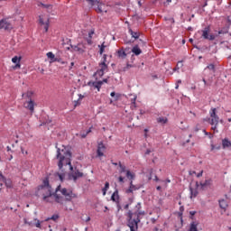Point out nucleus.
<instances>
[{
    "instance_id": "38",
    "label": "nucleus",
    "mask_w": 231,
    "mask_h": 231,
    "mask_svg": "<svg viewBox=\"0 0 231 231\" xmlns=\"http://www.w3.org/2000/svg\"><path fill=\"white\" fill-rule=\"evenodd\" d=\"M22 154H24L25 156L28 155V151L24 150V148H21Z\"/></svg>"
},
{
    "instance_id": "21",
    "label": "nucleus",
    "mask_w": 231,
    "mask_h": 231,
    "mask_svg": "<svg viewBox=\"0 0 231 231\" xmlns=\"http://www.w3.org/2000/svg\"><path fill=\"white\" fill-rule=\"evenodd\" d=\"M5 185L6 189H14V182L10 179H5Z\"/></svg>"
},
{
    "instance_id": "59",
    "label": "nucleus",
    "mask_w": 231,
    "mask_h": 231,
    "mask_svg": "<svg viewBox=\"0 0 231 231\" xmlns=\"http://www.w3.org/2000/svg\"><path fill=\"white\" fill-rule=\"evenodd\" d=\"M189 42H192V39H189Z\"/></svg>"
},
{
    "instance_id": "29",
    "label": "nucleus",
    "mask_w": 231,
    "mask_h": 231,
    "mask_svg": "<svg viewBox=\"0 0 231 231\" xmlns=\"http://www.w3.org/2000/svg\"><path fill=\"white\" fill-rule=\"evenodd\" d=\"M93 35H95V31H90L89 32H88V44H91L92 43V42H91V39H93Z\"/></svg>"
},
{
    "instance_id": "17",
    "label": "nucleus",
    "mask_w": 231,
    "mask_h": 231,
    "mask_svg": "<svg viewBox=\"0 0 231 231\" xmlns=\"http://www.w3.org/2000/svg\"><path fill=\"white\" fill-rule=\"evenodd\" d=\"M112 201L118 203L120 201V196L118 195V190H116L111 196Z\"/></svg>"
},
{
    "instance_id": "50",
    "label": "nucleus",
    "mask_w": 231,
    "mask_h": 231,
    "mask_svg": "<svg viewBox=\"0 0 231 231\" xmlns=\"http://www.w3.org/2000/svg\"><path fill=\"white\" fill-rule=\"evenodd\" d=\"M151 151L147 150L146 154H150Z\"/></svg>"
},
{
    "instance_id": "45",
    "label": "nucleus",
    "mask_w": 231,
    "mask_h": 231,
    "mask_svg": "<svg viewBox=\"0 0 231 231\" xmlns=\"http://www.w3.org/2000/svg\"><path fill=\"white\" fill-rule=\"evenodd\" d=\"M102 82H103V84H104V82H105V84H107V79H103Z\"/></svg>"
},
{
    "instance_id": "28",
    "label": "nucleus",
    "mask_w": 231,
    "mask_h": 231,
    "mask_svg": "<svg viewBox=\"0 0 231 231\" xmlns=\"http://www.w3.org/2000/svg\"><path fill=\"white\" fill-rule=\"evenodd\" d=\"M217 109L216 108H211L209 111V116L210 118H214V117H218L217 114H216Z\"/></svg>"
},
{
    "instance_id": "47",
    "label": "nucleus",
    "mask_w": 231,
    "mask_h": 231,
    "mask_svg": "<svg viewBox=\"0 0 231 231\" xmlns=\"http://www.w3.org/2000/svg\"><path fill=\"white\" fill-rule=\"evenodd\" d=\"M84 98V96L79 95V100H82Z\"/></svg>"
},
{
    "instance_id": "11",
    "label": "nucleus",
    "mask_w": 231,
    "mask_h": 231,
    "mask_svg": "<svg viewBox=\"0 0 231 231\" xmlns=\"http://www.w3.org/2000/svg\"><path fill=\"white\" fill-rule=\"evenodd\" d=\"M25 109H29L31 113H33L35 107V102L32 99H28L23 104Z\"/></svg>"
},
{
    "instance_id": "63",
    "label": "nucleus",
    "mask_w": 231,
    "mask_h": 231,
    "mask_svg": "<svg viewBox=\"0 0 231 231\" xmlns=\"http://www.w3.org/2000/svg\"><path fill=\"white\" fill-rule=\"evenodd\" d=\"M203 81L206 83L207 81H205V79H203Z\"/></svg>"
},
{
    "instance_id": "18",
    "label": "nucleus",
    "mask_w": 231,
    "mask_h": 231,
    "mask_svg": "<svg viewBox=\"0 0 231 231\" xmlns=\"http://www.w3.org/2000/svg\"><path fill=\"white\" fill-rule=\"evenodd\" d=\"M189 190H190V199H194V198L198 197V188L190 187Z\"/></svg>"
},
{
    "instance_id": "4",
    "label": "nucleus",
    "mask_w": 231,
    "mask_h": 231,
    "mask_svg": "<svg viewBox=\"0 0 231 231\" xmlns=\"http://www.w3.org/2000/svg\"><path fill=\"white\" fill-rule=\"evenodd\" d=\"M120 167V174H125L127 180H130V186L129 189H126V194H131L133 192H134V190H138V187L134 186V184H133V180H134V178H136V174L134 173V171H131L130 170H127L125 168V166L122 165V163L119 164Z\"/></svg>"
},
{
    "instance_id": "36",
    "label": "nucleus",
    "mask_w": 231,
    "mask_h": 231,
    "mask_svg": "<svg viewBox=\"0 0 231 231\" xmlns=\"http://www.w3.org/2000/svg\"><path fill=\"white\" fill-rule=\"evenodd\" d=\"M35 221H36V224H35L36 228H41V221H39L38 219H35Z\"/></svg>"
},
{
    "instance_id": "31",
    "label": "nucleus",
    "mask_w": 231,
    "mask_h": 231,
    "mask_svg": "<svg viewBox=\"0 0 231 231\" xmlns=\"http://www.w3.org/2000/svg\"><path fill=\"white\" fill-rule=\"evenodd\" d=\"M132 37H134V39H138V37H140V32H133V30H129Z\"/></svg>"
},
{
    "instance_id": "16",
    "label": "nucleus",
    "mask_w": 231,
    "mask_h": 231,
    "mask_svg": "<svg viewBox=\"0 0 231 231\" xmlns=\"http://www.w3.org/2000/svg\"><path fill=\"white\" fill-rule=\"evenodd\" d=\"M47 57L50 59L51 64L53 62H59V59L55 58V54H53V52H48Z\"/></svg>"
},
{
    "instance_id": "6",
    "label": "nucleus",
    "mask_w": 231,
    "mask_h": 231,
    "mask_svg": "<svg viewBox=\"0 0 231 231\" xmlns=\"http://www.w3.org/2000/svg\"><path fill=\"white\" fill-rule=\"evenodd\" d=\"M198 35H201L202 38L208 41H214V39H216V35L210 33V27H206L201 31H199L196 33V37H198Z\"/></svg>"
},
{
    "instance_id": "39",
    "label": "nucleus",
    "mask_w": 231,
    "mask_h": 231,
    "mask_svg": "<svg viewBox=\"0 0 231 231\" xmlns=\"http://www.w3.org/2000/svg\"><path fill=\"white\" fill-rule=\"evenodd\" d=\"M207 69H214V65L210 64L209 66H208L205 70L207 71Z\"/></svg>"
},
{
    "instance_id": "14",
    "label": "nucleus",
    "mask_w": 231,
    "mask_h": 231,
    "mask_svg": "<svg viewBox=\"0 0 231 231\" xmlns=\"http://www.w3.org/2000/svg\"><path fill=\"white\" fill-rule=\"evenodd\" d=\"M104 152H106V145L100 143L97 146V156L101 158V156H104Z\"/></svg>"
},
{
    "instance_id": "41",
    "label": "nucleus",
    "mask_w": 231,
    "mask_h": 231,
    "mask_svg": "<svg viewBox=\"0 0 231 231\" xmlns=\"http://www.w3.org/2000/svg\"><path fill=\"white\" fill-rule=\"evenodd\" d=\"M135 103H136V96H134V98L132 99V104H134V106Z\"/></svg>"
},
{
    "instance_id": "43",
    "label": "nucleus",
    "mask_w": 231,
    "mask_h": 231,
    "mask_svg": "<svg viewBox=\"0 0 231 231\" xmlns=\"http://www.w3.org/2000/svg\"><path fill=\"white\" fill-rule=\"evenodd\" d=\"M136 208H138V210H140L142 208V205L140 203L137 204Z\"/></svg>"
},
{
    "instance_id": "1",
    "label": "nucleus",
    "mask_w": 231,
    "mask_h": 231,
    "mask_svg": "<svg viewBox=\"0 0 231 231\" xmlns=\"http://www.w3.org/2000/svg\"><path fill=\"white\" fill-rule=\"evenodd\" d=\"M57 152V160H59L58 167L60 171H62V167H68V165L71 171L69 174V180L77 181L79 178L84 176V173L80 172L77 168L73 169V166H71V152L69 151V147L63 146L62 149L58 148Z\"/></svg>"
},
{
    "instance_id": "30",
    "label": "nucleus",
    "mask_w": 231,
    "mask_h": 231,
    "mask_svg": "<svg viewBox=\"0 0 231 231\" xmlns=\"http://www.w3.org/2000/svg\"><path fill=\"white\" fill-rule=\"evenodd\" d=\"M212 183L211 180H206L205 182H201L200 185L201 187H208Z\"/></svg>"
},
{
    "instance_id": "62",
    "label": "nucleus",
    "mask_w": 231,
    "mask_h": 231,
    "mask_svg": "<svg viewBox=\"0 0 231 231\" xmlns=\"http://www.w3.org/2000/svg\"><path fill=\"white\" fill-rule=\"evenodd\" d=\"M168 3H171V0H168Z\"/></svg>"
},
{
    "instance_id": "53",
    "label": "nucleus",
    "mask_w": 231,
    "mask_h": 231,
    "mask_svg": "<svg viewBox=\"0 0 231 231\" xmlns=\"http://www.w3.org/2000/svg\"><path fill=\"white\" fill-rule=\"evenodd\" d=\"M7 151H11V148H10V146H7Z\"/></svg>"
},
{
    "instance_id": "22",
    "label": "nucleus",
    "mask_w": 231,
    "mask_h": 231,
    "mask_svg": "<svg viewBox=\"0 0 231 231\" xmlns=\"http://www.w3.org/2000/svg\"><path fill=\"white\" fill-rule=\"evenodd\" d=\"M132 52H134L135 55H140L142 53V49H140L138 45H135L133 47Z\"/></svg>"
},
{
    "instance_id": "46",
    "label": "nucleus",
    "mask_w": 231,
    "mask_h": 231,
    "mask_svg": "<svg viewBox=\"0 0 231 231\" xmlns=\"http://www.w3.org/2000/svg\"><path fill=\"white\" fill-rule=\"evenodd\" d=\"M144 132H145V137H147V133L149 132V130L144 129Z\"/></svg>"
},
{
    "instance_id": "48",
    "label": "nucleus",
    "mask_w": 231,
    "mask_h": 231,
    "mask_svg": "<svg viewBox=\"0 0 231 231\" xmlns=\"http://www.w3.org/2000/svg\"><path fill=\"white\" fill-rule=\"evenodd\" d=\"M115 95H116L115 92H111L110 94L111 97H115Z\"/></svg>"
},
{
    "instance_id": "10",
    "label": "nucleus",
    "mask_w": 231,
    "mask_h": 231,
    "mask_svg": "<svg viewBox=\"0 0 231 231\" xmlns=\"http://www.w3.org/2000/svg\"><path fill=\"white\" fill-rule=\"evenodd\" d=\"M99 70L107 73V55L104 54L103 61L99 63Z\"/></svg>"
},
{
    "instance_id": "32",
    "label": "nucleus",
    "mask_w": 231,
    "mask_h": 231,
    "mask_svg": "<svg viewBox=\"0 0 231 231\" xmlns=\"http://www.w3.org/2000/svg\"><path fill=\"white\" fill-rule=\"evenodd\" d=\"M158 124H165L167 122V117H159L157 118Z\"/></svg>"
},
{
    "instance_id": "3",
    "label": "nucleus",
    "mask_w": 231,
    "mask_h": 231,
    "mask_svg": "<svg viewBox=\"0 0 231 231\" xmlns=\"http://www.w3.org/2000/svg\"><path fill=\"white\" fill-rule=\"evenodd\" d=\"M127 216V226L130 231H138V223L140 222V216H145V211H136L133 213L128 211Z\"/></svg>"
},
{
    "instance_id": "25",
    "label": "nucleus",
    "mask_w": 231,
    "mask_h": 231,
    "mask_svg": "<svg viewBox=\"0 0 231 231\" xmlns=\"http://www.w3.org/2000/svg\"><path fill=\"white\" fill-rule=\"evenodd\" d=\"M103 81H97L93 83V87L97 89V91H100V88H102Z\"/></svg>"
},
{
    "instance_id": "34",
    "label": "nucleus",
    "mask_w": 231,
    "mask_h": 231,
    "mask_svg": "<svg viewBox=\"0 0 231 231\" xmlns=\"http://www.w3.org/2000/svg\"><path fill=\"white\" fill-rule=\"evenodd\" d=\"M50 219H52V221H57L59 219V215H53L51 218H47L45 221H50Z\"/></svg>"
},
{
    "instance_id": "56",
    "label": "nucleus",
    "mask_w": 231,
    "mask_h": 231,
    "mask_svg": "<svg viewBox=\"0 0 231 231\" xmlns=\"http://www.w3.org/2000/svg\"><path fill=\"white\" fill-rule=\"evenodd\" d=\"M70 64H71V66H75V63H74V62H71Z\"/></svg>"
},
{
    "instance_id": "42",
    "label": "nucleus",
    "mask_w": 231,
    "mask_h": 231,
    "mask_svg": "<svg viewBox=\"0 0 231 231\" xmlns=\"http://www.w3.org/2000/svg\"><path fill=\"white\" fill-rule=\"evenodd\" d=\"M203 176V171L197 174V178H201Z\"/></svg>"
},
{
    "instance_id": "7",
    "label": "nucleus",
    "mask_w": 231,
    "mask_h": 231,
    "mask_svg": "<svg viewBox=\"0 0 231 231\" xmlns=\"http://www.w3.org/2000/svg\"><path fill=\"white\" fill-rule=\"evenodd\" d=\"M62 196L67 199V201H71L74 198H77V194L73 193L71 189H62L60 190Z\"/></svg>"
},
{
    "instance_id": "8",
    "label": "nucleus",
    "mask_w": 231,
    "mask_h": 231,
    "mask_svg": "<svg viewBox=\"0 0 231 231\" xmlns=\"http://www.w3.org/2000/svg\"><path fill=\"white\" fill-rule=\"evenodd\" d=\"M39 23L41 26H43L44 32H48V29L50 28V19L48 16L41 15L39 18Z\"/></svg>"
},
{
    "instance_id": "12",
    "label": "nucleus",
    "mask_w": 231,
    "mask_h": 231,
    "mask_svg": "<svg viewBox=\"0 0 231 231\" xmlns=\"http://www.w3.org/2000/svg\"><path fill=\"white\" fill-rule=\"evenodd\" d=\"M23 58L21 56H14L13 59H12V62L14 64H15L13 68L14 69H21V60Z\"/></svg>"
},
{
    "instance_id": "52",
    "label": "nucleus",
    "mask_w": 231,
    "mask_h": 231,
    "mask_svg": "<svg viewBox=\"0 0 231 231\" xmlns=\"http://www.w3.org/2000/svg\"><path fill=\"white\" fill-rule=\"evenodd\" d=\"M138 5H139V6H142V2L139 1V2H138Z\"/></svg>"
},
{
    "instance_id": "60",
    "label": "nucleus",
    "mask_w": 231,
    "mask_h": 231,
    "mask_svg": "<svg viewBox=\"0 0 231 231\" xmlns=\"http://www.w3.org/2000/svg\"><path fill=\"white\" fill-rule=\"evenodd\" d=\"M228 122H231V118L228 119Z\"/></svg>"
},
{
    "instance_id": "27",
    "label": "nucleus",
    "mask_w": 231,
    "mask_h": 231,
    "mask_svg": "<svg viewBox=\"0 0 231 231\" xmlns=\"http://www.w3.org/2000/svg\"><path fill=\"white\" fill-rule=\"evenodd\" d=\"M107 190H109V182H106L105 187L102 189L103 196L107 194Z\"/></svg>"
},
{
    "instance_id": "54",
    "label": "nucleus",
    "mask_w": 231,
    "mask_h": 231,
    "mask_svg": "<svg viewBox=\"0 0 231 231\" xmlns=\"http://www.w3.org/2000/svg\"><path fill=\"white\" fill-rule=\"evenodd\" d=\"M180 65L181 66V62H179V63L177 64V68H178V66H180Z\"/></svg>"
},
{
    "instance_id": "2",
    "label": "nucleus",
    "mask_w": 231,
    "mask_h": 231,
    "mask_svg": "<svg viewBox=\"0 0 231 231\" xmlns=\"http://www.w3.org/2000/svg\"><path fill=\"white\" fill-rule=\"evenodd\" d=\"M59 191H60V185L56 189V194H51V187H50V180L45 179L43 180V185L38 188V196H43V201L46 203H53L55 200L57 203H62L63 198L58 195Z\"/></svg>"
},
{
    "instance_id": "20",
    "label": "nucleus",
    "mask_w": 231,
    "mask_h": 231,
    "mask_svg": "<svg viewBox=\"0 0 231 231\" xmlns=\"http://www.w3.org/2000/svg\"><path fill=\"white\" fill-rule=\"evenodd\" d=\"M117 57H119L120 59H125V57H127V53H125V51H124V49H120L119 51H117Z\"/></svg>"
},
{
    "instance_id": "37",
    "label": "nucleus",
    "mask_w": 231,
    "mask_h": 231,
    "mask_svg": "<svg viewBox=\"0 0 231 231\" xmlns=\"http://www.w3.org/2000/svg\"><path fill=\"white\" fill-rule=\"evenodd\" d=\"M58 176H59V179L60 180V181H64V173H59L58 174Z\"/></svg>"
},
{
    "instance_id": "49",
    "label": "nucleus",
    "mask_w": 231,
    "mask_h": 231,
    "mask_svg": "<svg viewBox=\"0 0 231 231\" xmlns=\"http://www.w3.org/2000/svg\"><path fill=\"white\" fill-rule=\"evenodd\" d=\"M157 190H162V187H161V186H158V187H157Z\"/></svg>"
},
{
    "instance_id": "9",
    "label": "nucleus",
    "mask_w": 231,
    "mask_h": 231,
    "mask_svg": "<svg viewBox=\"0 0 231 231\" xmlns=\"http://www.w3.org/2000/svg\"><path fill=\"white\" fill-rule=\"evenodd\" d=\"M14 25L8 19H3L0 21V30H12Z\"/></svg>"
},
{
    "instance_id": "44",
    "label": "nucleus",
    "mask_w": 231,
    "mask_h": 231,
    "mask_svg": "<svg viewBox=\"0 0 231 231\" xmlns=\"http://www.w3.org/2000/svg\"><path fill=\"white\" fill-rule=\"evenodd\" d=\"M189 214H190V216H195L196 212L195 211H190Z\"/></svg>"
},
{
    "instance_id": "55",
    "label": "nucleus",
    "mask_w": 231,
    "mask_h": 231,
    "mask_svg": "<svg viewBox=\"0 0 231 231\" xmlns=\"http://www.w3.org/2000/svg\"><path fill=\"white\" fill-rule=\"evenodd\" d=\"M166 181H167V183H171V180H167Z\"/></svg>"
},
{
    "instance_id": "23",
    "label": "nucleus",
    "mask_w": 231,
    "mask_h": 231,
    "mask_svg": "<svg viewBox=\"0 0 231 231\" xmlns=\"http://www.w3.org/2000/svg\"><path fill=\"white\" fill-rule=\"evenodd\" d=\"M219 207L220 208H223V210H226V207H228V203H226V200L221 199L219 201Z\"/></svg>"
},
{
    "instance_id": "24",
    "label": "nucleus",
    "mask_w": 231,
    "mask_h": 231,
    "mask_svg": "<svg viewBox=\"0 0 231 231\" xmlns=\"http://www.w3.org/2000/svg\"><path fill=\"white\" fill-rule=\"evenodd\" d=\"M6 181V178L3 176V173L0 171V192L3 189V184Z\"/></svg>"
},
{
    "instance_id": "35",
    "label": "nucleus",
    "mask_w": 231,
    "mask_h": 231,
    "mask_svg": "<svg viewBox=\"0 0 231 231\" xmlns=\"http://www.w3.org/2000/svg\"><path fill=\"white\" fill-rule=\"evenodd\" d=\"M105 50H106V45H104V42H103L102 45L100 46V50H99L100 55H102V53H104Z\"/></svg>"
},
{
    "instance_id": "57",
    "label": "nucleus",
    "mask_w": 231,
    "mask_h": 231,
    "mask_svg": "<svg viewBox=\"0 0 231 231\" xmlns=\"http://www.w3.org/2000/svg\"><path fill=\"white\" fill-rule=\"evenodd\" d=\"M178 84H181V80H179V81H178Z\"/></svg>"
},
{
    "instance_id": "15",
    "label": "nucleus",
    "mask_w": 231,
    "mask_h": 231,
    "mask_svg": "<svg viewBox=\"0 0 231 231\" xmlns=\"http://www.w3.org/2000/svg\"><path fill=\"white\" fill-rule=\"evenodd\" d=\"M222 147L223 149H230L231 148V141L228 138H225L222 140Z\"/></svg>"
},
{
    "instance_id": "64",
    "label": "nucleus",
    "mask_w": 231,
    "mask_h": 231,
    "mask_svg": "<svg viewBox=\"0 0 231 231\" xmlns=\"http://www.w3.org/2000/svg\"><path fill=\"white\" fill-rule=\"evenodd\" d=\"M229 230L231 231V227L229 228Z\"/></svg>"
},
{
    "instance_id": "26",
    "label": "nucleus",
    "mask_w": 231,
    "mask_h": 231,
    "mask_svg": "<svg viewBox=\"0 0 231 231\" xmlns=\"http://www.w3.org/2000/svg\"><path fill=\"white\" fill-rule=\"evenodd\" d=\"M32 97H33V92L32 91H27L26 94L23 95V98H29L28 100H32Z\"/></svg>"
},
{
    "instance_id": "40",
    "label": "nucleus",
    "mask_w": 231,
    "mask_h": 231,
    "mask_svg": "<svg viewBox=\"0 0 231 231\" xmlns=\"http://www.w3.org/2000/svg\"><path fill=\"white\" fill-rule=\"evenodd\" d=\"M124 180H125V178L120 176V177L118 178L119 183H124Z\"/></svg>"
},
{
    "instance_id": "61",
    "label": "nucleus",
    "mask_w": 231,
    "mask_h": 231,
    "mask_svg": "<svg viewBox=\"0 0 231 231\" xmlns=\"http://www.w3.org/2000/svg\"><path fill=\"white\" fill-rule=\"evenodd\" d=\"M178 88H179V86L177 85V86H176V89H178Z\"/></svg>"
},
{
    "instance_id": "58",
    "label": "nucleus",
    "mask_w": 231,
    "mask_h": 231,
    "mask_svg": "<svg viewBox=\"0 0 231 231\" xmlns=\"http://www.w3.org/2000/svg\"><path fill=\"white\" fill-rule=\"evenodd\" d=\"M128 207H129V205H126V206H125V208H128Z\"/></svg>"
},
{
    "instance_id": "51",
    "label": "nucleus",
    "mask_w": 231,
    "mask_h": 231,
    "mask_svg": "<svg viewBox=\"0 0 231 231\" xmlns=\"http://www.w3.org/2000/svg\"><path fill=\"white\" fill-rule=\"evenodd\" d=\"M14 159V156H10V158H9V161H11V160H13Z\"/></svg>"
},
{
    "instance_id": "13",
    "label": "nucleus",
    "mask_w": 231,
    "mask_h": 231,
    "mask_svg": "<svg viewBox=\"0 0 231 231\" xmlns=\"http://www.w3.org/2000/svg\"><path fill=\"white\" fill-rule=\"evenodd\" d=\"M217 124H219V116L218 117H211L210 125H215V126H212V130L215 133H217Z\"/></svg>"
},
{
    "instance_id": "19",
    "label": "nucleus",
    "mask_w": 231,
    "mask_h": 231,
    "mask_svg": "<svg viewBox=\"0 0 231 231\" xmlns=\"http://www.w3.org/2000/svg\"><path fill=\"white\" fill-rule=\"evenodd\" d=\"M199 225V222L193 221L189 225V231H199L198 230V226Z\"/></svg>"
},
{
    "instance_id": "5",
    "label": "nucleus",
    "mask_w": 231,
    "mask_h": 231,
    "mask_svg": "<svg viewBox=\"0 0 231 231\" xmlns=\"http://www.w3.org/2000/svg\"><path fill=\"white\" fill-rule=\"evenodd\" d=\"M87 3H88V5L90 6H95L96 8V12H97V14H103V12H107V6L106 4L98 1V0H86Z\"/></svg>"
},
{
    "instance_id": "33",
    "label": "nucleus",
    "mask_w": 231,
    "mask_h": 231,
    "mask_svg": "<svg viewBox=\"0 0 231 231\" xmlns=\"http://www.w3.org/2000/svg\"><path fill=\"white\" fill-rule=\"evenodd\" d=\"M106 72H104V70H100V69H97V72H96V77H104V74H105Z\"/></svg>"
}]
</instances>
